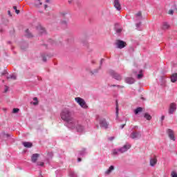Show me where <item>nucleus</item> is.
I'll return each mask as SVG.
<instances>
[{"label": "nucleus", "mask_w": 177, "mask_h": 177, "mask_svg": "<svg viewBox=\"0 0 177 177\" xmlns=\"http://www.w3.org/2000/svg\"><path fill=\"white\" fill-rule=\"evenodd\" d=\"M126 43L121 40H117L116 41V46L119 49H122L123 48H125Z\"/></svg>", "instance_id": "9d476101"}, {"label": "nucleus", "mask_w": 177, "mask_h": 177, "mask_svg": "<svg viewBox=\"0 0 177 177\" xmlns=\"http://www.w3.org/2000/svg\"><path fill=\"white\" fill-rule=\"evenodd\" d=\"M124 127H125V124L120 126L121 129H123Z\"/></svg>", "instance_id": "49530a36"}, {"label": "nucleus", "mask_w": 177, "mask_h": 177, "mask_svg": "<svg viewBox=\"0 0 177 177\" xmlns=\"http://www.w3.org/2000/svg\"><path fill=\"white\" fill-rule=\"evenodd\" d=\"M75 102L78 103L79 106H82V109H86L88 105H86V102L85 100L80 97L75 98Z\"/></svg>", "instance_id": "0eeeda50"}, {"label": "nucleus", "mask_w": 177, "mask_h": 177, "mask_svg": "<svg viewBox=\"0 0 177 177\" xmlns=\"http://www.w3.org/2000/svg\"><path fill=\"white\" fill-rule=\"evenodd\" d=\"M177 104L176 102H171L169 105L168 113L171 115L175 114L176 112Z\"/></svg>", "instance_id": "39448f33"}, {"label": "nucleus", "mask_w": 177, "mask_h": 177, "mask_svg": "<svg viewBox=\"0 0 177 177\" xmlns=\"http://www.w3.org/2000/svg\"><path fill=\"white\" fill-rule=\"evenodd\" d=\"M23 145L24 146V147H32V143L30 142H24Z\"/></svg>", "instance_id": "aec40b11"}, {"label": "nucleus", "mask_w": 177, "mask_h": 177, "mask_svg": "<svg viewBox=\"0 0 177 177\" xmlns=\"http://www.w3.org/2000/svg\"><path fill=\"white\" fill-rule=\"evenodd\" d=\"M38 167H44L45 165V163L44 162H37Z\"/></svg>", "instance_id": "7c9ffc66"}, {"label": "nucleus", "mask_w": 177, "mask_h": 177, "mask_svg": "<svg viewBox=\"0 0 177 177\" xmlns=\"http://www.w3.org/2000/svg\"><path fill=\"white\" fill-rule=\"evenodd\" d=\"M131 129L133 131L130 134V138H131V139H140V138L142 137L140 131H138V126H133Z\"/></svg>", "instance_id": "7ed1b4c3"}, {"label": "nucleus", "mask_w": 177, "mask_h": 177, "mask_svg": "<svg viewBox=\"0 0 177 177\" xmlns=\"http://www.w3.org/2000/svg\"><path fill=\"white\" fill-rule=\"evenodd\" d=\"M121 31H122V29H121V28H118V29H116V32H117L118 34H120V33L121 32Z\"/></svg>", "instance_id": "c9c22d12"}, {"label": "nucleus", "mask_w": 177, "mask_h": 177, "mask_svg": "<svg viewBox=\"0 0 177 177\" xmlns=\"http://www.w3.org/2000/svg\"><path fill=\"white\" fill-rule=\"evenodd\" d=\"M15 12L17 13V15H19V14L20 13V10H15Z\"/></svg>", "instance_id": "ea45409f"}, {"label": "nucleus", "mask_w": 177, "mask_h": 177, "mask_svg": "<svg viewBox=\"0 0 177 177\" xmlns=\"http://www.w3.org/2000/svg\"><path fill=\"white\" fill-rule=\"evenodd\" d=\"M157 156L156 155H153L151 156L149 159V165L151 167H156L157 165Z\"/></svg>", "instance_id": "6e6552de"}, {"label": "nucleus", "mask_w": 177, "mask_h": 177, "mask_svg": "<svg viewBox=\"0 0 177 177\" xmlns=\"http://www.w3.org/2000/svg\"><path fill=\"white\" fill-rule=\"evenodd\" d=\"M26 36L28 37V38H31L32 37V35L30 33V30H28V29L26 30Z\"/></svg>", "instance_id": "b1692460"}, {"label": "nucleus", "mask_w": 177, "mask_h": 177, "mask_svg": "<svg viewBox=\"0 0 177 177\" xmlns=\"http://www.w3.org/2000/svg\"><path fill=\"white\" fill-rule=\"evenodd\" d=\"M165 119V115H162V117H161L162 121H164Z\"/></svg>", "instance_id": "a19ab883"}, {"label": "nucleus", "mask_w": 177, "mask_h": 177, "mask_svg": "<svg viewBox=\"0 0 177 177\" xmlns=\"http://www.w3.org/2000/svg\"><path fill=\"white\" fill-rule=\"evenodd\" d=\"M143 110V109H142V107H138L136 109L134 110V113L135 114H139V113H142V111Z\"/></svg>", "instance_id": "4be33fe9"}, {"label": "nucleus", "mask_w": 177, "mask_h": 177, "mask_svg": "<svg viewBox=\"0 0 177 177\" xmlns=\"http://www.w3.org/2000/svg\"><path fill=\"white\" fill-rule=\"evenodd\" d=\"M109 140H114V137L109 138Z\"/></svg>", "instance_id": "37998d69"}, {"label": "nucleus", "mask_w": 177, "mask_h": 177, "mask_svg": "<svg viewBox=\"0 0 177 177\" xmlns=\"http://www.w3.org/2000/svg\"><path fill=\"white\" fill-rule=\"evenodd\" d=\"M99 125H97V128H98Z\"/></svg>", "instance_id": "603ef678"}, {"label": "nucleus", "mask_w": 177, "mask_h": 177, "mask_svg": "<svg viewBox=\"0 0 177 177\" xmlns=\"http://www.w3.org/2000/svg\"><path fill=\"white\" fill-rule=\"evenodd\" d=\"M171 177H177V173H176V171H172V172L171 173Z\"/></svg>", "instance_id": "473e14b6"}, {"label": "nucleus", "mask_w": 177, "mask_h": 177, "mask_svg": "<svg viewBox=\"0 0 177 177\" xmlns=\"http://www.w3.org/2000/svg\"><path fill=\"white\" fill-rule=\"evenodd\" d=\"M140 24H141L140 22L136 24L137 30H138V31H140V30H142L140 28Z\"/></svg>", "instance_id": "c756f323"}, {"label": "nucleus", "mask_w": 177, "mask_h": 177, "mask_svg": "<svg viewBox=\"0 0 177 177\" xmlns=\"http://www.w3.org/2000/svg\"><path fill=\"white\" fill-rule=\"evenodd\" d=\"M63 24H65V25H66V24H67V23H66V21H64V22H63Z\"/></svg>", "instance_id": "8fccbe9b"}, {"label": "nucleus", "mask_w": 177, "mask_h": 177, "mask_svg": "<svg viewBox=\"0 0 177 177\" xmlns=\"http://www.w3.org/2000/svg\"><path fill=\"white\" fill-rule=\"evenodd\" d=\"M103 62H104V59H102L100 61V64H103Z\"/></svg>", "instance_id": "79ce46f5"}, {"label": "nucleus", "mask_w": 177, "mask_h": 177, "mask_svg": "<svg viewBox=\"0 0 177 177\" xmlns=\"http://www.w3.org/2000/svg\"><path fill=\"white\" fill-rule=\"evenodd\" d=\"M69 176L70 177H77V174H75V172L71 171L69 172Z\"/></svg>", "instance_id": "a878e982"}, {"label": "nucleus", "mask_w": 177, "mask_h": 177, "mask_svg": "<svg viewBox=\"0 0 177 177\" xmlns=\"http://www.w3.org/2000/svg\"><path fill=\"white\" fill-rule=\"evenodd\" d=\"M9 91V86H5L4 93H6Z\"/></svg>", "instance_id": "f704fd0d"}, {"label": "nucleus", "mask_w": 177, "mask_h": 177, "mask_svg": "<svg viewBox=\"0 0 177 177\" xmlns=\"http://www.w3.org/2000/svg\"><path fill=\"white\" fill-rule=\"evenodd\" d=\"M114 171V166L111 165L109 168L105 171V175H110L111 173Z\"/></svg>", "instance_id": "6ab92c4d"}, {"label": "nucleus", "mask_w": 177, "mask_h": 177, "mask_svg": "<svg viewBox=\"0 0 177 177\" xmlns=\"http://www.w3.org/2000/svg\"><path fill=\"white\" fill-rule=\"evenodd\" d=\"M35 5L39 6V5H42V2H41V0H35Z\"/></svg>", "instance_id": "cd10ccee"}, {"label": "nucleus", "mask_w": 177, "mask_h": 177, "mask_svg": "<svg viewBox=\"0 0 177 177\" xmlns=\"http://www.w3.org/2000/svg\"><path fill=\"white\" fill-rule=\"evenodd\" d=\"M114 6L117 10H120L121 9V4L120 3L119 0H114Z\"/></svg>", "instance_id": "f8f14e48"}, {"label": "nucleus", "mask_w": 177, "mask_h": 177, "mask_svg": "<svg viewBox=\"0 0 177 177\" xmlns=\"http://www.w3.org/2000/svg\"><path fill=\"white\" fill-rule=\"evenodd\" d=\"M8 15H10V11H8Z\"/></svg>", "instance_id": "3c124183"}, {"label": "nucleus", "mask_w": 177, "mask_h": 177, "mask_svg": "<svg viewBox=\"0 0 177 177\" xmlns=\"http://www.w3.org/2000/svg\"><path fill=\"white\" fill-rule=\"evenodd\" d=\"M79 157H81L82 156H85V154H86V152L85 151V149H83L82 151H80L79 152Z\"/></svg>", "instance_id": "bb28decb"}, {"label": "nucleus", "mask_w": 177, "mask_h": 177, "mask_svg": "<svg viewBox=\"0 0 177 177\" xmlns=\"http://www.w3.org/2000/svg\"><path fill=\"white\" fill-rule=\"evenodd\" d=\"M19 109L18 108H14L12 110V113H14V114H16V113H19Z\"/></svg>", "instance_id": "2f4dec72"}, {"label": "nucleus", "mask_w": 177, "mask_h": 177, "mask_svg": "<svg viewBox=\"0 0 177 177\" xmlns=\"http://www.w3.org/2000/svg\"><path fill=\"white\" fill-rule=\"evenodd\" d=\"M8 75V71H4L2 73H1V75Z\"/></svg>", "instance_id": "e433bc0d"}, {"label": "nucleus", "mask_w": 177, "mask_h": 177, "mask_svg": "<svg viewBox=\"0 0 177 177\" xmlns=\"http://www.w3.org/2000/svg\"><path fill=\"white\" fill-rule=\"evenodd\" d=\"M61 118L66 122V125L69 129H74L77 120L73 118V112L68 109L65 108L61 112Z\"/></svg>", "instance_id": "f257e3e1"}, {"label": "nucleus", "mask_w": 177, "mask_h": 177, "mask_svg": "<svg viewBox=\"0 0 177 177\" xmlns=\"http://www.w3.org/2000/svg\"><path fill=\"white\" fill-rule=\"evenodd\" d=\"M46 3H49L50 2V0H46Z\"/></svg>", "instance_id": "de8ad7c7"}, {"label": "nucleus", "mask_w": 177, "mask_h": 177, "mask_svg": "<svg viewBox=\"0 0 177 177\" xmlns=\"http://www.w3.org/2000/svg\"><path fill=\"white\" fill-rule=\"evenodd\" d=\"M144 118H146V120L150 121V120H151V115H150V114H149L148 113H145L144 115Z\"/></svg>", "instance_id": "412c9836"}, {"label": "nucleus", "mask_w": 177, "mask_h": 177, "mask_svg": "<svg viewBox=\"0 0 177 177\" xmlns=\"http://www.w3.org/2000/svg\"><path fill=\"white\" fill-rule=\"evenodd\" d=\"M169 15H174V10H169Z\"/></svg>", "instance_id": "4c0bfd02"}, {"label": "nucleus", "mask_w": 177, "mask_h": 177, "mask_svg": "<svg viewBox=\"0 0 177 177\" xmlns=\"http://www.w3.org/2000/svg\"><path fill=\"white\" fill-rule=\"evenodd\" d=\"M170 79H171V82L173 83L176 82L177 81V73H173L171 76H170Z\"/></svg>", "instance_id": "dca6fc26"}, {"label": "nucleus", "mask_w": 177, "mask_h": 177, "mask_svg": "<svg viewBox=\"0 0 177 177\" xmlns=\"http://www.w3.org/2000/svg\"><path fill=\"white\" fill-rule=\"evenodd\" d=\"M46 8H48V5L44 6V8L46 9Z\"/></svg>", "instance_id": "09e8293b"}, {"label": "nucleus", "mask_w": 177, "mask_h": 177, "mask_svg": "<svg viewBox=\"0 0 177 177\" xmlns=\"http://www.w3.org/2000/svg\"><path fill=\"white\" fill-rule=\"evenodd\" d=\"M13 9H14V10H17V6H14Z\"/></svg>", "instance_id": "c03bdc74"}, {"label": "nucleus", "mask_w": 177, "mask_h": 177, "mask_svg": "<svg viewBox=\"0 0 177 177\" xmlns=\"http://www.w3.org/2000/svg\"><path fill=\"white\" fill-rule=\"evenodd\" d=\"M42 60H43V62H46V57L43 56Z\"/></svg>", "instance_id": "58836bf2"}, {"label": "nucleus", "mask_w": 177, "mask_h": 177, "mask_svg": "<svg viewBox=\"0 0 177 177\" xmlns=\"http://www.w3.org/2000/svg\"><path fill=\"white\" fill-rule=\"evenodd\" d=\"M140 20H142V12H138L135 15V21H140Z\"/></svg>", "instance_id": "ddd939ff"}, {"label": "nucleus", "mask_w": 177, "mask_h": 177, "mask_svg": "<svg viewBox=\"0 0 177 177\" xmlns=\"http://www.w3.org/2000/svg\"><path fill=\"white\" fill-rule=\"evenodd\" d=\"M36 28H37V31H39V32H40V34H45V28H44V27H42V26L38 25Z\"/></svg>", "instance_id": "4468645a"}, {"label": "nucleus", "mask_w": 177, "mask_h": 177, "mask_svg": "<svg viewBox=\"0 0 177 177\" xmlns=\"http://www.w3.org/2000/svg\"><path fill=\"white\" fill-rule=\"evenodd\" d=\"M96 120L97 121H99L101 128H104V129H107V128H109V122L106 121V119L97 115Z\"/></svg>", "instance_id": "20e7f679"}, {"label": "nucleus", "mask_w": 177, "mask_h": 177, "mask_svg": "<svg viewBox=\"0 0 177 177\" xmlns=\"http://www.w3.org/2000/svg\"><path fill=\"white\" fill-rule=\"evenodd\" d=\"M167 135L170 139V140H173L174 142H175V133L174 132V131L171 129H169L167 130Z\"/></svg>", "instance_id": "1a4fd4ad"}, {"label": "nucleus", "mask_w": 177, "mask_h": 177, "mask_svg": "<svg viewBox=\"0 0 177 177\" xmlns=\"http://www.w3.org/2000/svg\"><path fill=\"white\" fill-rule=\"evenodd\" d=\"M169 24H168L167 22H163L162 24V30H169Z\"/></svg>", "instance_id": "f3484780"}, {"label": "nucleus", "mask_w": 177, "mask_h": 177, "mask_svg": "<svg viewBox=\"0 0 177 177\" xmlns=\"http://www.w3.org/2000/svg\"><path fill=\"white\" fill-rule=\"evenodd\" d=\"M131 149L130 144H126L122 147L118 149H113L112 151V154L113 156H117L121 153H125V151H128Z\"/></svg>", "instance_id": "f03ea898"}, {"label": "nucleus", "mask_w": 177, "mask_h": 177, "mask_svg": "<svg viewBox=\"0 0 177 177\" xmlns=\"http://www.w3.org/2000/svg\"><path fill=\"white\" fill-rule=\"evenodd\" d=\"M137 78L138 80H142V78H143V71H140V73L137 75Z\"/></svg>", "instance_id": "5701e85b"}, {"label": "nucleus", "mask_w": 177, "mask_h": 177, "mask_svg": "<svg viewBox=\"0 0 177 177\" xmlns=\"http://www.w3.org/2000/svg\"><path fill=\"white\" fill-rule=\"evenodd\" d=\"M17 76L15 74L10 75V76L7 77L8 80H16Z\"/></svg>", "instance_id": "393cba45"}, {"label": "nucleus", "mask_w": 177, "mask_h": 177, "mask_svg": "<svg viewBox=\"0 0 177 177\" xmlns=\"http://www.w3.org/2000/svg\"><path fill=\"white\" fill-rule=\"evenodd\" d=\"M112 77L115 78V80H117L118 81H121L122 77L117 73L112 71L111 72Z\"/></svg>", "instance_id": "9b49d317"}, {"label": "nucleus", "mask_w": 177, "mask_h": 177, "mask_svg": "<svg viewBox=\"0 0 177 177\" xmlns=\"http://www.w3.org/2000/svg\"><path fill=\"white\" fill-rule=\"evenodd\" d=\"M33 100H34V102L32 104H34V106H37V104H38V98L34 97Z\"/></svg>", "instance_id": "c85d7f7f"}, {"label": "nucleus", "mask_w": 177, "mask_h": 177, "mask_svg": "<svg viewBox=\"0 0 177 177\" xmlns=\"http://www.w3.org/2000/svg\"><path fill=\"white\" fill-rule=\"evenodd\" d=\"M125 82H127V84H134L135 79H133V77H126Z\"/></svg>", "instance_id": "2eb2a0df"}, {"label": "nucleus", "mask_w": 177, "mask_h": 177, "mask_svg": "<svg viewBox=\"0 0 177 177\" xmlns=\"http://www.w3.org/2000/svg\"><path fill=\"white\" fill-rule=\"evenodd\" d=\"M77 161H78V162H81V158H78Z\"/></svg>", "instance_id": "a18cd8bd"}, {"label": "nucleus", "mask_w": 177, "mask_h": 177, "mask_svg": "<svg viewBox=\"0 0 177 177\" xmlns=\"http://www.w3.org/2000/svg\"><path fill=\"white\" fill-rule=\"evenodd\" d=\"M116 117L118 118V104L116 102Z\"/></svg>", "instance_id": "72a5a7b5"}, {"label": "nucleus", "mask_w": 177, "mask_h": 177, "mask_svg": "<svg viewBox=\"0 0 177 177\" xmlns=\"http://www.w3.org/2000/svg\"><path fill=\"white\" fill-rule=\"evenodd\" d=\"M38 157H39V154L38 153H34L32 157H31V160L32 162H37V160H38Z\"/></svg>", "instance_id": "a211bd4d"}, {"label": "nucleus", "mask_w": 177, "mask_h": 177, "mask_svg": "<svg viewBox=\"0 0 177 177\" xmlns=\"http://www.w3.org/2000/svg\"><path fill=\"white\" fill-rule=\"evenodd\" d=\"M73 129H76L77 132L82 133L85 132V129H86V126L82 125L80 123H78V121L75 124V128Z\"/></svg>", "instance_id": "423d86ee"}]
</instances>
